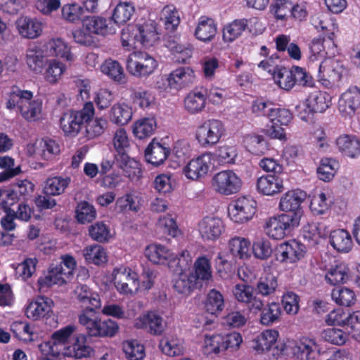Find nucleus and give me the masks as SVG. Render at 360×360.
<instances>
[{
	"mask_svg": "<svg viewBox=\"0 0 360 360\" xmlns=\"http://www.w3.org/2000/svg\"><path fill=\"white\" fill-rule=\"evenodd\" d=\"M325 352L318 342L309 338H302L292 347L293 356L297 360H316Z\"/></svg>",
	"mask_w": 360,
	"mask_h": 360,
	"instance_id": "ddd939ff",
	"label": "nucleus"
},
{
	"mask_svg": "<svg viewBox=\"0 0 360 360\" xmlns=\"http://www.w3.org/2000/svg\"><path fill=\"white\" fill-rule=\"evenodd\" d=\"M103 73L110 78L120 83L124 82L125 75L120 63L112 59L106 60L101 66Z\"/></svg>",
	"mask_w": 360,
	"mask_h": 360,
	"instance_id": "4d7b16f0",
	"label": "nucleus"
},
{
	"mask_svg": "<svg viewBox=\"0 0 360 360\" xmlns=\"http://www.w3.org/2000/svg\"><path fill=\"white\" fill-rule=\"evenodd\" d=\"M71 182L69 176L63 177L61 176H55L46 179L44 187V193L47 195L57 196L65 191Z\"/></svg>",
	"mask_w": 360,
	"mask_h": 360,
	"instance_id": "4c0bfd02",
	"label": "nucleus"
},
{
	"mask_svg": "<svg viewBox=\"0 0 360 360\" xmlns=\"http://www.w3.org/2000/svg\"><path fill=\"white\" fill-rule=\"evenodd\" d=\"M83 257L88 264L101 265L108 261V256L105 250L100 245H88L82 250Z\"/></svg>",
	"mask_w": 360,
	"mask_h": 360,
	"instance_id": "a18cd8bd",
	"label": "nucleus"
},
{
	"mask_svg": "<svg viewBox=\"0 0 360 360\" xmlns=\"http://www.w3.org/2000/svg\"><path fill=\"white\" fill-rule=\"evenodd\" d=\"M96 309H83L79 315V323L85 328L89 337H112L118 331L117 322L110 319L102 320L96 316Z\"/></svg>",
	"mask_w": 360,
	"mask_h": 360,
	"instance_id": "f257e3e1",
	"label": "nucleus"
},
{
	"mask_svg": "<svg viewBox=\"0 0 360 360\" xmlns=\"http://www.w3.org/2000/svg\"><path fill=\"white\" fill-rule=\"evenodd\" d=\"M217 32V24L210 17L202 15L198 18L194 35L197 39L207 42L212 40Z\"/></svg>",
	"mask_w": 360,
	"mask_h": 360,
	"instance_id": "c85d7f7f",
	"label": "nucleus"
},
{
	"mask_svg": "<svg viewBox=\"0 0 360 360\" xmlns=\"http://www.w3.org/2000/svg\"><path fill=\"white\" fill-rule=\"evenodd\" d=\"M205 309L209 314L218 316L224 309V295L216 289L210 290L206 297Z\"/></svg>",
	"mask_w": 360,
	"mask_h": 360,
	"instance_id": "49530a36",
	"label": "nucleus"
},
{
	"mask_svg": "<svg viewBox=\"0 0 360 360\" xmlns=\"http://www.w3.org/2000/svg\"><path fill=\"white\" fill-rule=\"evenodd\" d=\"M291 0H274L269 6V12L276 20L288 21L290 13Z\"/></svg>",
	"mask_w": 360,
	"mask_h": 360,
	"instance_id": "13d9d810",
	"label": "nucleus"
},
{
	"mask_svg": "<svg viewBox=\"0 0 360 360\" xmlns=\"http://www.w3.org/2000/svg\"><path fill=\"white\" fill-rule=\"evenodd\" d=\"M145 256L149 261L156 264H167L172 268V263L176 266L180 264V258L173 254L167 247L160 244H150L145 250Z\"/></svg>",
	"mask_w": 360,
	"mask_h": 360,
	"instance_id": "2eb2a0df",
	"label": "nucleus"
},
{
	"mask_svg": "<svg viewBox=\"0 0 360 360\" xmlns=\"http://www.w3.org/2000/svg\"><path fill=\"white\" fill-rule=\"evenodd\" d=\"M138 42L145 48H149L160 39L157 30V23L154 20H148L143 24L136 25Z\"/></svg>",
	"mask_w": 360,
	"mask_h": 360,
	"instance_id": "5701e85b",
	"label": "nucleus"
},
{
	"mask_svg": "<svg viewBox=\"0 0 360 360\" xmlns=\"http://www.w3.org/2000/svg\"><path fill=\"white\" fill-rule=\"evenodd\" d=\"M225 131V126L221 120L208 119L197 127L195 137L202 147H212L219 142Z\"/></svg>",
	"mask_w": 360,
	"mask_h": 360,
	"instance_id": "20e7f679",
	"label": "nucleus"
},
{
	"mask_svg": "<svg viewBox=\"0 0 360 360\" xmlns=\"http://www.w3.org/2000/svg\"><path fill=\"white\" fill-rule=\"evenodd\" d=\"M331 297L336 304L341 306L350 307L356 302L354 292L347 288H334Z\"/></svg>",
	"mask_w": 360,
	"mask_h": 360,
	"instance_id": "69168bd1",
	"label": "nucleus"
},
{
	"mask_svg": "<svg viewBox=\"0 0 360 360\" xmlns=\"http://www.w3.org/2000/svg\"><path fill=\"white\" fill-rule=\"evenodd\" d=\"M34 185L33 183L27 179H22L13 184L11 188H8V190L11 194V198L14 200V203L15 204L20 200H26L31 196L34 191Z\"/></svg>",
	"mask_w": 360,
	"mask_h": 360,
	"instance_id": "8fccbe9b",
	"label": "nucleus"
},
{
	"mask_svg": "<svg viewBox=\"0 0 360 360\" xmlns=\"http://www.w3.org/2000/svg\"><path fill=\"white\" fill-rule=\"evenodd\" d=\"M293 65L290 68L283 66L274 73L273 79L282 89L290 91L294 87Z\"/></svg>",
	"mask_w": 360,
	"mask_h": 360,
	"instance_id": "680f3d73",
	"label": "nucleus"
},
{
	"mask_svg": "<svg viewBox=\"0 0 360 360\" xmlns=\"http://www.w3.org/2000/svg\"><path fill=\"white\" fill-rule=\"evenodd\" d=\"M117 166L122 169L125 176L131 181H138L142 176V168L139 162L130 158L129 155L115 160Z\"/></svg>",
	"mask_w": 360,
	"mask_h": 360,
	"instance_id": "c9c22d12",
	"label": "nucleus"
},
{
	"mask_svg": "<svg viewBox=\"0 0 360 360\" xmlns=\"http://www.w3.org/2000/svg\"><path fill=\"white\" fill-rule=\"evenodd\" d=\"M339 168V162L332 158H323L317 168L319 178L323 181H330Z\"/></svg>",
	"mask_w": 360,
	"mask_h": 360,
	"instance_id": "603ef678",
	"label": "nucleus"
},
{
	"mask_svg": "<svg viewBox=\"0 0 360 360\" xmlns=\"http://www.w3.org/2000/svg\"><path fill=\"white\" fill-rule=\"evenodd\" d=\"M243 181L233 170H222L215 174L212 179L214 190L221 195H230L237 193L242 187Z\"/></svg>",
	"mask_w": 360,
	"mask_h": 360,
	"instance_id": "6e6552de",
	"label": "nucleus"
},
{
	"mask_svg": "<svg viewBox=\"0 0 360 360\" xmlns=\"http://www.w3.org/2000/svg\"><path fill=\"white\" fill-rule=\"evenodd\" d=\"M331 105V96L326 91L311 92L306 100V110L311 114L325 112Z\"/></svg>",
	"mask_w": 360,
	"mask_h": 360,
	"instance_id": "a878e982",
	"label": "nucleus"
},
{
	"mask_svg": "<svg viewBox=\"0 0 360 360\" xmlns=\"http://www.w3.org/2000/svg\"><path fill=\"white\" fill-rule=\"evenodd\" d=\"M113 146L117 153L115 155V160L126 157L128 155V150L130 144L127 133L123 128L118 129L113 136Z\"/></svg>",
	"mask_w": 360,
	"mask_h": 360,
	"instance_id": "6e6d98bb",
	"label": "nucleus"
},
{
	"mask_svg": "<svg viewBox=\"0 0 360 360\" xmlns=\"http://www.w3.org/2000/svg\"><path fill=\"white\" fill-rule=\"evenodd\" d=\"M165 46L172 53L176 63H186L192 56L190 48L179 43L172 37H168Z\"/></svg>",
	"mask_w": 360,
	"mask_h": 360,
	"instance_id": "79ce46f5",
	"label": "nucleus"
},
{
	"mask_svg": "<svg viewBox=\"0 0 360 360\" xmlns=\"http://www.w3.org/2000/svg\"><path fill=\"white\" fill-rule=\"evenodd\" d=\"M212 154L204 153L190 160L183 168V174L188 179L198 181L204 178L210 171Z\"/></svg>",
	"mask_w": 360,
	"mask_h": 360,
	"instance_id": "f8f14e48",
	"label": "nucleus"
},
{
	"mask_svg": "<svg viewBox=\"0 0 360 360\" xmlns=\"http://www.w3.org/2000/svg\"><path fill=\"white\" fill-rule=\"evenodd\" d=\"M335 144L345 157L354 159L360 156V139L355 135L341 134L336 139Z\"/></svg>",
	"mask_w": 360,
	"mask_h": 360,
	"instance_id": "4be33fe9",
	"label": "nucleus"
},
{
	"mask_svg": "<svg viewBox=\"0 0 360 360\" xmlns=\"http://www.w3.org/2000/svg\"><path fill=\"white\" fill-rule=\"evenodd\" d=\"M161 19L165 28L169 32H174L180 23L179 11L173 5H167L163 8Z\"/></svg>",
	"mask_w": 360,
	"mask_h": 360,
	"instance_id": "e2e57ef3",
	"label": "nucleus"
},
{
	"mask_svg": "<svg viewBox=\"0 0 360 360\" xmlns=\"http://www.w3.org/2000/svg\"><path fill=\"white\" fill-rule=\"evenodd\" d=\"M260 25L261 22L257 17L234 20L224 27L223 40L225 42H232L239 37L246 29H248L250 32H253L252 26ZM254 32H257V30Z\"/></svg>",
	"mask_w": 360,
	"mask_h": 360,
	"instance_id": "dca6fc26",
	"label": "nucleus"
},
{
	"mask_svg": "<svg viewBox=\"0 0 360 360\" xmlns=\"http://www.w3.org/2000/svg\"><path fill=\"white\" fill-rule=\"evenodd\" d=\"M108 117L112 123L118 126H123L131 120L132 109L124 103H115L110 108Z\"/></svg>",
	"mask_w": 360,
	"mask_h": 360,
	"instance_id": "58836bf2",
	"label": "nucleus"
},
{
	"mask_svg": "<svg viewBox=\"0 0 360 360\" xmlns=\"http://www.w3.org/2000/svg\"><path fill=\"white\" fill-rule=\"evenodd\" d=\"M156 60L146 52L134 51L127 59V70L136 77H147L158 68Z\"/></svg>",
	"mask_w": 360,
	"mask_h": 360,
	"instance_id": "39448f33",
	"label": "nucleus"
},
{
	"mask_svg": "<svg viewBox=\"0 0 360 360\" xmlns=\"http://www.w3.org/2000/svg\"><path fill=\"white\" fill-rule=\"evenodd\" d=\"M198 231L204 241H214L224 231V225L219 217L205 216L198 222Z\"/></svg>",
	"mask_w": 360,
	"mask_h": 360,
	"instance_id": "f3484780",
	"label": "nucleus"
},
{
	"mask_svg": "<svg viewBox=\"0 0 360 360\" xmlns=\"http://www.w3.org/2000/svg\"><path fill=\"white\" fill-rule=\"evenodd\" d=\"M134 327L143 329L154 335H160L165 330L163 319L154 311H148L135 320Z\"/></svg>",
	"mask_w": 360,
	"mask_h": 360,
	"instance_id": "6ab92c4d",
	"label": "nucleus"
},
{
	"mask_svg": "<svg viewBox=\"0 0 360 360\" xmlns=\"http://www.w3.org/2000/svg\"><path fill=\"white\" fill-rule=\"evenodd\" d=\"M256 188L259 194L274 196L283 191V179L281 175H262L257 179Z\"/></svg>",
	"mask_w": 360,
	"mask_h": 360,
	"instance_id": "a211bd4d",
	"label": "nucleus"
},
{
	"mask_svg": "<svg viewBox=\"0 0 360 360\" xmlns=\"http://www.w3.org/2000/svg\"><path fill=\"white\" fill-rule=\"evenodd\" d=\"M32 97L33 93L31 91L22 90L17 86H13L11 91L7 94L6 108L19 111L21 106L29 103Z\"/></svg>",
	"mask_w": 360,
	"mask_h": 360,
	"instance_id": "c756f323",
	"label": "nucleus"
},
{
	"mask_svg": "<svg viewBox=\"0 0 360 360\" xmlns=\"http://www.w3.org/2000/svg\"><path fill=\"white\" fill-rule=\"evenodd\" d=\"M277 287V277L271 273H266L257 281L255 291L262 296H269L276 292Z\"/></svg>",
	"mask_w": 360,
	"mask_h": 360,
	"instance_id": "3c124183",
	"label": "nucleus"
},
{
	"mask_svg": "<svg viewBox=\"0 0 360 360\" xmlns=\"http://www.w3.org/2000/svg\"><path fill=\"white\" fill-rule=\"evenodd\" d=\"M157 127L156 120L154 117H145L137 120L133 127L134 136L143 139L152 136Z\"/></svg>",
	"mask_w": 360,
	"mask_h": 360,
	"instance_id": "09e8293b",
	"label": "nucleus"
},
{
	"mask_svg": "<svg viewBox=\"0 0 360 360\" xmlns=\"http://www.w3.org/2000/svg\"><path fill=\"white\" fill-rule=\"evenodd\" d=\"M115 286L120 293L129 295L136 292L140 288L138 275L128 267L115 269L112 273Z\"/></svg>",
	"mask_w": 360,
	"mask_h": 360,
	"instance_id": "1a4fd4ad",
	"label": "nucleus"
},
{
	"mask_svg": "<svg viewBox=\"0 0 360 360\" xmlns=\"http://www.w3.org/2000/svg\"><path fill=\"white\" fill-rule=\"evenodd\" d=\"M64 274L61 264H52L46 274L40 276L37 281V285L40 292H45L51 286L58 284L63 285L66 283L65 278L63 277Z\"/></svg>",
	"mask_w": 360,
	"mask_h": 360,
	"instance_id": "cd10ccee",
	"label": "nucleus"
},
{
	"mask_svg": "<svg viewBox=\"0 0 360 360\" xmlns=\"http://www.w3.org/2000/svg\"><path fill=\"white\" fill-rule=\"evenodd\" d=\"M281 308L278 303L271 302L265 306L260 314V323L264 326H270L279 321Z\"/></svg>",
	"mask_w": 360,
	"mask_h": 360,
	"instance_id": "052dcab7",
	"label": "nucleus"
},
{
	"mask_svg": "<svg viewBox=\"0 0 360 360\" xmlns=\"http://www.w3.org/2000/svg\"><path fill=\"white\" fill-rule=\"evenodd\" d=\"M307 198V193L300 189L290 190L285 193L280 199L279 209L284 212L285 214L290 217H296L297 221L300 222L303 215L302 203Z\"/></svg>",
	"mask_w": 360,
	"mask_h": 360,
	"instance_id": "9d476101",
	"label": "nucleus"
},
{
	"mask_svg": "<svg viewBox=\"0 0 360 360\" xmlns=\"http://www.w3.org/2000/svg\"><path fill=\"white\" fill-rule=\"evenodd\" d=\"M257 201L251 196H240L229 207V216L235 223L243 224L252 219L257 212Z\"/></svg>",
	"mask_w": 360,
	"mask_h": 360,
	"instance_id": "423d86ee",
	"label": "nucleus"
},
{
	"mask_svg": "<svg viewBox=\"0 0 360 360\" xmlns=\"http://www.w3.org/2000/svg\"><path fill=\"white\" fill-rule=\"evenodd\" d=\"M206 89L202 87L195 88L185 98L184 105L186 109L191 114L201 112L205 107Z\"/></svg>",
	"mask_w": 360,
	"mask_h": 360,
	"instance_id": "72a5a7b5",
	"label": "nucleus"
},
{
	"mask_svg": "<svg viewBox=\"0 0 360 360\" xmlns=\"http://www.w3.org/2000/svg\"><path fill=\"white\" fill-rule=\"evenodd\" d=\"M278 332L276 330H266L257 335L251 343V347L257 353L269 351L276 344Z\"/></svg>",
	"mask_w": 360,
	"mask_h": 360,
	"instance_id": "473e14b6",
	"label": "nucleus"
},
{
	"mask_svg": "<svg viewBox=\"0 0 360 360\" xmlns=\"http://www.w3.org/2000/svg\"><path fill=\"white\" fill-rule=\"evenodd\" d=\"M123 351L128 360H142L145 357V347L137 340L123 342Z\"/></svg>",
	"mask_w": 360,
	"mask_h": 360,
	"instance_id": "338daca9",
	"label": "nucleus"
},
{
	"mask_svg": "<svg viewBox=\"0 0 360 360\" xmlns=\"http://www.w3.org/2000/svg\"><path fill=\"white\" fill-rule=\"evenodd\" d=\"M83 25L88 32L102 36L113 34L116 31L111 19L101 16L86 15Z\"/></svg>",
	"mask_w": 360,
	"mask_h": 360,
	"instance_id": "b1692460",
	"label": "nucleus"
},
{
	"mask_svg": "<svg viewBox=\"0 0 360 360\" xmlns=\"http://www.w3.org/2000/svg\"><path fill=\"white\" fill-rule=\"evenodd\" d=\"M19 34L23 38L36 39L39 37L43 31V25L37 18L22 17L16 22Z\"/></svg>",
	"mask_w": 360,
	"mask_h": 360,
	"instance_id": "bb28decb",
	"label": "nucleus"
},
{
	"mask_svg": "<svg viewBox=\"0 0 360 360\" xmlns=\"http://www.w3.org/2000/svg\"><path fill=\"white\" fill-rule=\"evenodd\" d=\"M45 65L44 77L45 80L51 84L57 83L66 70L63 63L55 59L46 60Z\"/></svg>",
	"mask_w": 360,
	"mask_h": 360,
	"instance_id": "864d4df0",
	"label": "nucleus"
},
{
	"mask_svg": "<svg viewBox=\"0 0 360 360\" xmlns=\"http://www.w3.org/2000/svg\"><path fill=\"white\" fill-rule=\"evenodd\" d=\"M75 213L77 220L81 224L91 222L96 217V209L86 201H82L77 204Z\"/></svg>",
	"mask_w": 360,
	"mask_h": 360,
	"instance_id": "774afa93",
	"label": "nucleus"
},
{
	"mask_svg": "<svg viewBox=\"0 0 360 360\" xmlns=\"http://www.w3.org/2000/svg\"><path fill=\"white\" fill-rule=\"evenodd\" d=\"M350 278V269L345 262L332 266L325 275L326 281L331 285L347 283Z\"/></svg>",
	"mask_w": 360,
	"mask_h": 360,
	"instance_id": "7c9ffc66",
	"label": "nucleus"
},
{
	"mask_svg": "<svg viewBox=\"0 0 360 360\" xmlns=\"http://www.w3.org/2000/svg\"><path fill=\"white\" fill-rule=\"evenodd\" d=\"M88 337L84 334L75 336L73 342L64 347L63 354L65 356L82 359L90 357L94 353V348L87 342Z\"/></svg>",
	"mask_w": 360,
	"mask_h": 360,
	"instance_id": "aec40b11",
	"label": "nucleus"
},
{
	"mask_svg": "<svg viewBox=\"0 0 360 360\" xmlns=\"http://www.w3.org/2000/svg\"><path fill=\"white\" fill-rule=\"evenodd\" d=\"M90 118L87 122H84L85 136L87 139H94L103 135L108 127V120L102 117Z\"/></svg>",
	"mask_w": 360,
	"mask_h": 360,
	"instance_id": "37998d69",
	"label": "nucleus"
},
{
	"mask_svg": "<svg viewBox=\"0 0 360 360\" xmlns=\"http://www.w3.org/2000/svg\"><path fill=\"white\" fill-rule=\"evenodd\" d=\"M271 124L267 129L268 135L279 140H285V131L283 127H287L292 122L293 115L291 111L287 108H282L280 105L274 104L268 118Z\"/></svg>",
	"mask_w": 360,
	"mask_h": 360,
	"instance_id": "0eeeda50",
	"label": "nucleus"
},
{
	"mask_svg": "<svg viewBox=\"0 0 360 360\" xmlns=\"http://www.w3.org/2000/svg\"><path fill=\"white\" fill-rule=\"evenodd\" d=\"M53 302L51 299L45 296H38L29 303L25 309V315L30 319L39 320L51 311Z\"/></svg>",
	"mask_w": 360,
	"mask_h": 360,
	"instance_id": "412c9836",
	"label": "nucleus"
},
{
	"mask_svg": "<svg viewBox=\"0 0 360 360\" xmlns=\"http://www.w3.org/2000/svg\"><path fill=\"white\" fill-rule=\"evenodd\" d=\"M243 143L246 149L255 155L264 153L266 147V141L262 135H246L243 139Z\"/></svg>",
	"mask_w": 360,
	"mask_h": 360,
	"instance_id": "0e129e2a",
	"label": "nucleus"
},
{
	"mask_svg": "<svg viewBox=\"0 0 360 360\" xmlns=\"http://www.w3.org/2000/svg\"><path fill=\"white\" fill-rule=\"evenodd\" d=\"M86 8L77 3H68L61 7V18L63 20L71 23L84 22L86 15Z\"/></svg>",
	"mask_w": 360,
	"mask_h": 360,
	"instance_id": "e433bc0d",
	"label": "nucleus"
},
{
	"mask_svg": "<svg viewBox=\"0 0 360 360\" xmlns=\"http://www.w3.org/2000/svg\"><path fill=\"white\" fill-rule=\"evenodd\" d=\"M360 108V89L351 86L342 94L338 101V110L345 119L352 118Z\"/></svg>",
	"mask_w": 360,
	"mask_h": 360,
	"instance_id": "4468645a",
	"label": "nucleus"
},
{
	"mask_svg": "<svg viewBox=\"0 0 360 360\" xmlns=\"http://www.w3.org/2000/svg\"><path fill=\"white\" fill-rule=\"evenodd\" d=\"M95 115V108L92 102H86L79 110L65 112L60 119V128L65 136H76L84 122H87Z\"/></svg>",
	"mask_w": 360,
	"mask_h": 360,
	"instance_id": "f03ea898",
	"label": "nucleus"
},
{
	"mask_svg": "<svg viewBox=\"0 0 360 360\" xmlns=\"http://www.w3.org/2000/svg\"><path fill=\"white\" fill-rule=\"evenodd\" d=\"M159 347L169 356H177L184 354L183 342L176 335L165 336L161 339Z\"/></svg>",
	"mask_w": 360,
	"mask_h": 360,
	"instance_id": "a19ab883",
	"label": "nucleus"
},
{
	"mask_svg": "<svg viewBox=\"0 0 360 360\" xmlns=\"http://www.w3.org/2000/svg\"><path fill=\"white\" fill-rule=\"evenodd\" d=\"M330 243L339 252H349L353 246L352 236L345 229H336L331 231Z\"/></svg>",
	"mask_w": 360,
	"mask_h": 360,
	"instance_id": "f704fd0d",
	"label": "nucleus"
},
{
	"mask_svg": "<svg viewBox=\"0 0 360 360\" xmlns=\"http://www.w3.org/2000/svg\"><path fill=\"white\" fill-rule=\"evenodd\" d=\"M224 344L223 335H206L204 340L203 353L207 356L212 354L217 355L221 352H225L223 348Z\"/></svg>",
	"mask_w": 360,
	"mask_h": 360,
	"instance_id": "bf43d9fd",
	"label": "nucleus"
},
{
	"mask_svg": "<svg viewBox=\"0 0 360 360\" xmlns=\"http://www.w3.org/2000/svg\"><path fill=\"white\" fill-rule=\"evenodd\" d=\"M48 48L51 56L61 58L66 61H72L74 55L71 52V48L62 39H52L49 41Z\"/></svg>",
	"mask_w": 360,
	"mask_h": 360,
	"instance_id": "de8ad7c7",
	"label": "nucleus"
},
{
	"mask_svg": "<svg viewBox=\"0 0 360 360\" xmlns=\"http://www.w3.org/2000/svg\"><path fill=\"white\" fill-rule=\"evenodd\" d=\"M306 246L295 239L281 243L276 248V259L282 263L294 264L304 257Z\"/></svg>",
	"mask_w": 360,
	"mask_h": 360,
	"instance_id": "9b49d317",
	"label": "nucleus"
},
{
	"mask_svg": "<svg viewBox=\"0 0 360 360\" xmlns=\"http://www.w3.org/2000/svg\"><path fill=\"white\" fill-rule=\"evenodd\" d=\"M194 79L195 73L191 68L188 66L180 67L173 70L168 75V86L170 89L179 90L192 83Z\"/></svg>",
	"mask_w": 360,
	"mask_h": 360,
	"instance_id": "393cba45",
	"label": "nucleus"
},
{
	"mask_svg": "<svg viewBox=\"0 0 360 360\" xmlns=\"http://www.w3.org/2000/svg\"><path fill=\"white\" fill-rule=\"evenodd\" d=\"M75 292L79 302L83 305H86V308L84 309H96L101 307V300L99 295L98 294L93 293L86 285H79L77 286Z\"/></svg>",
	"mask_w": 360,
	"mask_h": 360,
	"instance_id": "ea45409f",
	"label": "nucleus"
},
{
	"mask_svg": "<svg viewBox=\"0 0 360 360\" xmlns=\"http://www.w3.org/2000/svg\"><path fill=\"white\" fill-rule=\"evenodd\" d=\"M296 217L283 213L269 217L264 225L266 234L274 240H281L290 235L300 224Z\"/></svg>",
	"mask_w": 360,
	"mask_h": 360,
	"instance_id": "7ed1b4c3",
	"label": "nucleus"
},
{
	"mask_svg": "<svg viewBox=\"0 0 360 360\" xmlns=\"http://www.w3.org/2000/svg\"><path fill=\"white\" fill-rule=\"evenodd\" d=\"M170 154V149L158 142L152 141L145 150L146 161L154 166H159L165 162Z\"/></svg>",
	"mask_w": 360,
	"mask_h": 360,
	"instance_id": "2f4dec72",
	"label": "nucleus"
},
{
	"mask_svg": "<svg viewBox=\"0 0 360 360\" xmlns=\"http://www.w3.org/2000/svg\"><path fill=\"white\" fill-rule=\"evenodd\" d=\"M135 11L130 2H120L113 9L112 20L114 24L123 25L128 22Z\"/></svg>",
	"mask_w": 360,
	"mask_h": 360,
	"instance_id": "5fc2aeb1",
	"label": "nucleus"
},
{
	"mask_svg": "<svg viewBox=\"0 0 360 360\" xmlns=\"http://www.w3.org/2000/svg\"><path fill=\"white\" fill-rule=\"evenodd\" d=\"M229 248L236 259H245L250 257V241L245 238H232L229 242Z\"/></svg>",
	"mask_w": 360,
	"mask_h": 360,
	"instance_id": "c03bdc74",
	"label": "nucleus"
}]
</instances>
